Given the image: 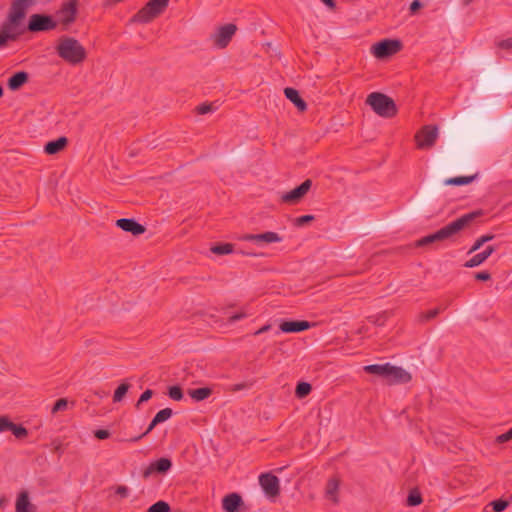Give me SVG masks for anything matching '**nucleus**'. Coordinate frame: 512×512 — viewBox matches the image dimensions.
I'll list each match as a JSON object with an SVG mask.
<instances>
[{"instance_id": "1", "label": "nucleus", "mask_w": 512, "mask_h": 512, "mask_svg": "<svg viewBox=\"0 0 512 512\" xmlns=\"http://www.w3.org/2000/svg\"><path fill=\"white\" fill-rule=\"evenodd\" d=\"M38 0H13L6 19L0 26V48L8 42L18 40L26 30L30 32H45L54 30L57 22L52 16L44 14H32L27 27L24 19L27 12L37 4Z\"/></svg>"}, {"instance_id": "2", "label": "nucleus", "mask_w": 512, "mask_h": 512, "mask_svg": "<svg viewBox=\"0 0 512 512\" xmlns=\"http://www.w3.org/2000/svg\"><path fill=\"white\" fill-rule=\"evenodd\" d=\"M55 49L58 56L70 65L82 63L87 56L84 46L73 37L59 38Z\"/></svg>"}, {"instance_id": "3", "label": "nucleus", "mask_w": 512, "mask_h": 512, "mask_svg": "<svg viewBox=\"0 0 512 512\" xmlns=\"http://www.w3.org/2000/svg\"><path fill=\"white\" fill-rule=\"evenodd\" d=\"M476 216L477 213L465 214L462 217L456 219L455 221L447 224L437 232L421 238L420 240H418L417 245L425 246L436 241L448 239L453 235L457 234L464 227H466Z\"/></svg>"}, {"instance_id": "4", "label": "nucleus", "mask_w": 512, "mask_h": 512, "mask_svg": "<svg viewBox=\"0 0 512 512\" xmlns=\"http://www.w3.org/2000/svg\"><path fill=\"white\" fill-rule=\"evenodd\" d=\"M366 103L377 115L384 118H391L397 113V107L393 99L379 92L369 94Z\"/></svg>"}, {"instance_id": "5", "label": "nucleus", "mask_w": 512, "mask_h": 512, "mask_svg": "<svg viewBox=\"0 0 512 512\" xmlns=\"http://www.w3.org/2000/svg\"><path fill=\"white\" fill-rule=\"evenodd\" d=\"M439 135L438 128L432 125L422 127L415 134L416 146L418 149H429L434 146Z\"/></svg>"}, {"instance_id": "6", "label": "nucleus", "mask_w": 512, "mask_h": 512, "mask_svg": "<svg viewBox=\"0 0 512 512\" xmlns=\"http://www.w3.org/2000/svg\"><path fill=\"white\" fill-rule=\"evenodd\" d=\"M236 30V25L231 23L219 27L211 36L213 45L219 49L227 47L232 37L235 35Z\"/></svg>"}, {"instance_id": "7", "label": "nucleus", "mask_w": 512, "mask_h": 512, "mask_svg": "<svg viewBox=\"0 0 512 512\" xmlns=\"http://www.w3.org/2000/svg\"><path fill=\"white\" fill-rule=\"evenodd\" d=\"M400 49V42L397 40H383L372 46V53L376 58L382 59L391 56Z\"/></svg>"}, {"instance_id": "8", "label": "nucleus", "mask_w": 512, "mask_h": 512, "mask_svg": "<svg viewBox=\"0 0 512 512\" xmlns=\"http://www.w3.org/2000/svg\"><path fill=\"white\" fill-rule=\"evenodd\" d=\"M242 241L253 242L259 246L264 244L279 243L282 237L273 231H267L260 234H244L240 238Z\"/></svg>"}, {"instance_id": "9", "label": "nucleus", "mask_w": 512, "mask_h": 512, "mask_svg": "<svg viewBox=\"0 0 512 512\" xmlns=\"http://www.w3.org/2000/svg\"><path fill=\"white\" fill-rule=\"evenodd\" d=\"M312 181L310 179L305 180L301 185L292 189L289 192L282 194L281 200L287 204L298 203L310 190Z\"/></svg>"}, {"instance_id": "10", "label": "nucleus", "mask_w": 512, "mask_h": 512, "mask_svg": "<svg viewBox=\"0 0 512 512\" xmlns=\"http://www.w3.org/2000/svg\"><path fill=\"white\" fill-rule=\"evenodd\" d=\"M259 483L265 494L269 497H275L280 492L279 479L271 473L261 474L259 476Z\"/></svg>"}, {"instance_id": "11", "label": "nucleus", "mask_w": 512, "mask_h": 512, "mask_svg": "<svg viewBox=\"0 0 512 512\" xmlns=\"http://www.w3.org/2000/svg\"><path fill=\"white\" fill-rule=\"evenodd\" d=\"M76 12V0H70L62 5V7L57 11L56 16L59 22L67 25L75 20Z\"/></svg>"}, {"instance_id": "12", "label": "nucleus", "mask_w": 512, "mask_h": 512, "mask_svg": "<svg viewBox=\"0 0 512 512\" xmlns=\"http://www.w3.org/2000/svg\"><path fill=\"white\" fill-rule=\"evenodd\" d=\"M386 379L389 384H404L408 383L412 377L409 372L401 367L391 365L389 363Z\"/></svg>"}, {"instance_id": "13", "label": "nucleus", "mask_w": 512, "mask_h": 512, "mask_svg": "<svg viewBox=\"0 0 512 512\" xmlns=\"http://www.w3.org/2000/svg\"><path fill=\"white\" fill-rule=\"evenodd\" d=\"M172 467L170 459L162 457L149 464V466L143 471V477L148 478L151 474L157 472L164 474L168 472Z\"/></svg>"}, {"instance_id": "14", "label": "nucleus", "mask_w": 512, "mask_h": 512, "mask_svg": "<svg viewBox=\"0 0 512 512\" xmlns=\"http://www.w3.org/2000/svg\"><path fill=\"white\" fill-rule=\"evenodd\" d=\"M312 324L308 321H282L279 325V331L283 333H297L309 329Z\"/></svg>"}, {"instance_id": "15", "label": "nucleus", "mask_w": 512, "mask_h": 512, "mask_svg": "<svg viewBox=\"0 0 512 512\" xmlns=\"http://www.w3.org/2000/svg\"><path fill=\"white\" fill-rule=\"evenodd\" d=\"M116 226L120 229L130 232L133 235H140L145 232V227L134 219L122 218L116 221Z\"/></svg>"}, {"instance_id": "16", "label": "nucleus", "mask_w": 512, "mask_h": 512, "mask_svg": "<svg viewBox=\"0 0 512 512\" xmlns=\"http://www.w3.org/2000/svg\"><path fill=\"white\" fill-rule=\"evenodd\" d=\"M242 505L243 500L237 493H230L222 499V509L225 512H239Z\"/></svg>"}, {"instance_id": "17", "label": "nucleus", "mask_w": 512, "mask_h": 512, "mask_svg": "<svg viewBox=\"0 0 512 512\" xmlns=\"http://www.w3.org/2000/svg\"><path fill=\"white\" fill-rule=\"evenodd\" d=\"M160 13L148 2L142 9H140L133 17L134 22L148 23L154 18L159 16Z\"/></svg>"}, {"instance_id": "18", "label": "nucleus", "mask_w": 512, "mask_h": 512, "mask_svg": "<svg viewBox=\"0 0 512 512\" xmlns=\"http://www.w3.org/2000/svg\"><path fill=\"white\" fill-rule=\"evenodd\" d=\"M160 13L148 2L142 9H140L133 17L134 22L148 23L154 18L159 16Z\"/></svg>"}, {"instance_id": "19", "label": "nucleus", "mask_w": 512, "mask_h": 512, "mask_svg": "<svg viewBox=\"0 0 512 512\" xmlns=\"http://www.w3.org/2000/svg\"><path fill=\"white\" fill-rule=\"evenodd\" d=\"M16 512H36V506L31 503L27 491H21L16 498L15 502Z\"/></svg>"}, {"instance_id": "20", "label": "nucleus", "mask_w": 512, "mask_h": 512, "mask_svg": "<svg viewBox=\"0 0 512 512\" xmlns=\"http://www.w3.org/2000/svg\"><path fill=\"white\" fill-rule=\"evenodd\" d=\"M284 94L300 112H304L307 109L306 102L300 97L299 92L294 88H285Z\"/></svg>"}, {"instance_id": "21", "label": "nucleus", "mask_w": 512, "mask_h": 512, "mask_svg": "<svg viewBox=\"0 0 512 512\" xmlns=\"http://www.w3.org/2000/svg\"><path fill=\"white\" fill-rule=\"evenodd\" d=\"M494 251V246H487L484 251L475 254L471 259H469L465 263V267L472 268L481 265Z\"/></svg>"}, {"instance_id": "22", "label": "nucleus", "mask_w": 512, "mask_h": 512, "mask_svg": "<svg viewBox=\"0 0 512 512\" xmlns=\"http://www.w3.org/2000/svg\"><path fill=\"white\" fill-rule=\"evenodd\" d=\"M68 144V139L64 136L59 137L56 140L46 143L44 151L48 155H54L62 151Z\"/></svg>"}, {"instance_id": "23", "label": "nucleus", "mask_w": 512, "mask_h": 512, "mask_svg": "<svg viewBox=\"0 0 512 512\" xmlns=\"http://www.w3.org/2000/svg\"><path fill=\"white\" fill-rule=\"evenodd\" d=\"M340 486V480L337 477H333L328 480L325 488V496L327 499L334 503L338 502V491Z\"/></svg>"}, {"instance_id": "24", "label": "nucleus", "mask_w": 512, "mask_h": 512, "mask_svg": "<svg viewBox=\"0 0 512 512\" xmlns=\"http://www.w3.org/2000/svg\"><path fill=\"white\" fill-rule=\"evenodd\" d=\"M28 81V74L26 72H17L8 80V87L11 90H17Z\"/></svg>"}, {"instance_id": "25", "label": "nucleus", "mask_w": 512, "mask_h": 512, "mask_svg": "<svg viewBox=\"0 0 512 512\" xmlns=\"http://www.w3.org/2000/svg\"><path fill=\"white\" fill-rule=\"evenodd\" d=\"M389 363L371 364L363 367V370L369 374L377 375L386 379Z\"/></svg>"}, {"instance_id": "26", "label": "nucleus", "mask_w": 512, "mask_h": 512, "mask_svg": "<svg viewBox=\"0 0 512 512\" xmlns=\"http://www.w3.org/2000/svg\"><path fill=\"white\" fill-rule=\"evenodd\" d=\"M212 394V389L209 387H202L197 389H190L188 391V395L194 400V401H203L210 397Z\"/></svg>"}, {"instance_id": "27", "label": "nucleus", "mask_w": 512, "mask_h": 512, "mask_svg": "<svg viewBox=\"0 0 512 512\" xmlns=\"http://www.w3.org/2000/svg\"><path fill=\"white\" fill-rule=\"evenodd\" d=\"M474 179V176H460V177H453V178H449L447 180H445V184L446 185H456V186H461V185H467L469 183H471Z\"/></svg>"}, {"instance_id": "28", "label": "nucleus", "mask_w": 512, "mask_h": 512, "mask_svg": "<svg viewBox=\"0 0 512 512\" xmlns=\"http://www.w3.org/2000/svg\"><path fill=\"white\" fill-rule=\"evenodd\" d=\"M211 252L217 255H227L233 252V245L230 243L214 245L211 247Z\"/></svg>"}, {"instance_id": "29", "label": "nucleus", "mask_w": 512, "mask_h": 512, "mask_svg": "<svg viewBox=\"0 0 512 512\" xmlns=\"http://www.w3.org/2000/svg\"><path fill=\"white\" fill-rule=\"evenodd\" d=\"M130 388L128 383H121L114 392L113 401L120 402L126 395Z\"/></svg>"}, {"instance_id": "30", "label": "nucleus", "mask_w": 512, "mask_h": 512, "mask_svg": "<svg viewBox=\"0 0 512 512\" xmlns=\"http://www.w3.org/2000/svg\"><path fill=\"white\" fill-rule=\"evenodd\" d=\"M311 385L307 382H301L297 385L295 394L298 398H304L311 392Z\"/></svg>"}, {"instance_id": "31", "label": "nucleus", "mask_w": 512, "mask_h": 512, "mask_svg": "<svg viewBox=\"0 0 512 512\" xmlns=\"http://www.w3.org/2000/svg\"><path fill=\"white\" fill-rule=\"evenodd\" d=\"M172 414H173L172 409L164 408V409L160 410L159 412H157V414L154 416L153 419H155V422L160 424V423H163V422L167 421L168 419H170Z\"/></svg>"}, {"instance_id": "32", "label": "nucleus", "mask_w": 512, "mask_h": 512, "mask_svg": "<svg viewBox=\"0 0 512 512\" xmlns=\"http://www.w3.org/2000/svg\"><path fill=\"white\" fill-rule=\"evenodd\" d=\"M170 506L165 501H158L148 508V512H169Z\"/></svg>"}, {"instance_id": "33", "label": "nucleus", "mask_w": 512, "mask_h": 512, "mask_svg": "<svg viewBox=\"0 0 512 512\" xmlns=\"http://www.w3.org/2000/svg\"><path fill=\"white\" fill-rule=\"evenodd\" d=\"M494 238V235H483L480 238H478L471 249L469 250V253L475 252L479 250L486 242L492 240Z\"/></svg>"}, {"instance_id": "34", "label": "nucleus", "mask_w": 512, "mask_h": 512, "mask_svg": "<svg viewBox=\"0 0 512 512\" xmlns=\"http://www.w3.org/2000/svg\"><path fill=\"white\" fill-rule=\"evenodd\" d=\"M421 502H422V497L418 491L414 490L409 493L408 498H407V504L409 506H417V505L421 504Z\"/></svg>"}, {"instance_id": "35", "label": "nucleus", "mask_w": 512, "mask_h": 512, "mask_svg": "<svg viewBox=\"0 0 512 512\" xmlns=\"http://www.w3.org/2000/svg\"><path fill=\"white\" fill-rule=\"evenodd\" d=\"M439 313H440V309L439 308H435V309L429 310L427 312H422L418 316V319H419L420 322L429 321V320L435 318Z\"/></svg>"}, {"instance_id": "36", "label": "nucleus", "mask_w": 512, "mask_h": 512, "mask_svg": "<svg viewBox=\"0 0 512 512\" xmlns=\"http://www.w3.org/2000/svg\"><path fill=\"white\" fill-rule=\"evenodd\" d=\"M168 395L175 401H181L183 399V393L179 386H172L168 390Z\"/></svg>"}, {"instance_id": "37", "label": "nucleus", "mask_w": 512, "mask_h": 512, "mask_svg": "<svg viewBox=\"0 0 512 512\" xmlns=\"http://www.w3.org/2000/svg\"><path fill=\"white\" fill-rule=\"evenodd\" d=\"M11 432L18 439H22L28 435V431L25 427L16 424L13 425Z\"/></svg>"}, {"instance_id": "38", "label": "nucleus", "mask_w": 512, "mask_h": 512, "mask_svg": "<svg viewBox=\"0 0 512 512\" xmlns=\"http://www.w3.org/2000/svg\"><path fill=\"white\" fill-rule=\"evenodd\" d=\"M169 0H150V6H153L161 14L168 6Z\"/></svg>"}, {"instance_id": "39", "label": "nucleus", "mask_w": 512, "mask_h": 512, "mask_svg": "<svg viewBox=\"0 0 512 512\" xmlns=\"http://www.w3.org/2000/svg\"><path fill=\"white\" fill-rule=\"evenodd\" d=\"M491 505L493 507L494 512H502L507 508L508 501L499 499V500L492 501Z\"/></svg>"}, {"instance_id": "40", "label": "nucleus", "mask_w": 512, "mask_h": 512, "mask_svg": "<svg viewBox=\"0 0 512 512\" xmlns=\"http://www.w3.org/2000/svg\"><path fill=\"white\" fill-rule=\"evenodd\" d=\"M67 405L68 401L65 398L58 399L52 408V413H57L59 411L65 410L67 408Z\"/></svg>"}, {"instance_id": "41", "label": "nucleus", "mask_w": 512, "mask_h": 512, "mask_svg": "<svg viewBox=\"0 0 512 512\" xmlns=\"http://www.w3.org/2000/svg\"><path fill=\"white\" fill-rule=\"evenodd\" d=\"M14 423L11 422L7 417H0V432H5L12 429Z\"/></svg>"}, {"instance_id": "42", "label": "nucleus", "mask_w": 512, "mask_h": 512, "mask_svg": "<svg viewBox=\"0 0 512 512\" xmlns=\"http://www.w3.org/2000/svg\"><path fill=\"white\" fill-rule=\"evenodd\" d=\"M152 395H153L152 390H150V389L145 390L141 394L140 398L138 399V401L136 403V408H139L142 403L148 401L152 397Z\"/></svg>"}, {"instance_id": "43", "label": "nucleus", "mask_w": 512, "mask_h": 512, "mask_svg": "<svg viewBox=\"0 0 512 512\" xmlns=\"http://www.w3.org/2000/svg\"><path fill=\"white\" fill-rule=\"evenodd\" d=\"M158 425L157 422H155V419H152L151 423L149 424V426L147 427L146 431L142 434V435H139V436H136L134 438L131 439L132 442H137L139 441L141 438H143L144 436H146L147 434H149L154 428L155 426Z\"/></svg>"}, {"instance_id": "44", "label": "nucleus", "mask_w": 512, "mask_h": 512, "mask_svg": "<svg viewBox=\"0 0 512 512\" xmlns=\"http://www.w3.org/2000/svg\"><path fill=\"white\" fill-rule=\"evenodd\" d=\"M511 439H512V428L509 431H507L506 433H503V434L497 436L496 442L501 444V443L508 442Z\"/></svg>"}, {"instance_id": "45", "label": "nucleus", "mask_w": 512, "mask_h": 512, "mask_svg": "<svg viewBox=\"0 0 512 512\" xmlns=\"http://www.w3.org/2000/svg\"><path fill=\"white\" fill-rule=\"evenodd\" d=\"M198 114H201V115H204V114H207V113H210L213 111V107L211 104H201L199 105L197 108H196Z\"/></svg>"}, {"instance_id": "46", "label": "nucleus", "mask_w": 512, "mask_h": 512, "mask_svg": "<svg viewBox=\"0 0 512 512\" xmlns=\"http://www.w3.org/2000/svg\"><path fill=\"white\" fill-rule=\"evenodd\" d=\"M249 315L250 314L248 312H245V311L238 312V313L232 315L229 318V322L234 323L236 321H239V320H242V319L246 318Z\"/></svg>"}, {"instance_id": "47", "label": "nucleus", "mask_w": 512, "mask_h": 512, "mask_svg": "<svg viewBox=\"0 0 512 512\" xmlns=\"http://www.w3.org/2000/svg\"><path fill=\"white\" fill-rule=\"evenodd\" d=\"M115 493L121 498H126L129 495V489L124 485H119L116 487Z\"/></svg>"}, {"instance_id": "48", "label": "nucleus", "mask_w": 512, "mask_h": 512, "mask_svg": "<svg viewBox=\"0 0 512 512\" xmlns=\"http://www.w3.org/2000/svg\"><path fill=\"white\" fill-rule=\"evenodd\" d=\"M498 47L504 50H512V38L499 41Z\"/></svg>"}, {"instance_id": "49", "label": "nucleus", "mask_w": 512, "mask_h": 512, "mask_svg": "<svg viewBox=\"0 0 512 512\" xmlns=\"http://www.w3.org/2000/svg\"><path fill=\"white\" fill-rule=\"evenodd\" d=\"M421 7H422L421 1L413 0L409 7L411 14H415Z\"/></svg>"}, {"instance_id": "50", "label": "nucleus", "mask_w": 512, "mask_h": 512, "mask_svg": "<svg viewBox=\"0 0 512 512\" xmlns=\"http://www.w3.org/2000/svg\"><path fill=\"white\" fill-rule=\"evenodd\" d=\"M109 436H110V433L108 430L100 429L95 432V437L98 439H101V440L107 439Z\"/></svg>"}, {"instance_id": "51", "label": "nucleus", "mask_w": 512, "mask_h": 512, "mask_svg": "<svg viewBox=\"0 0 512 512\" xmlns=\"http://www.w3.org/2000/svg\"><path fill=\"white\" fill-rule=\"evenodd\" d=\"M313 219H314V216H312V215H303V216L297 218V224L303 225L307 222L312 221Z\"/></svg>"}, {"instance_id": "52", "label": "nucleus", "mask_w": 512, "mask_h": 512, "mask_svg": "<svg viewBox=\"0 0 512 512\" xmlns=\"http://www.w3.org/2000/svg\"><path fill=\"white\" fill-rule=\"evenodd\" d=\"M475 278L480 281H487L491 278V276L488 272L483 271V272L476 273Z\"/></svg>"}, {"instance_id": "53", "label": "nucleus", "mask_w": 512, "mask_h": 512, "mask_svg": "<svg viewBox=\"0 0 512 512\" xmlns=\"http://www.w3.org/2000/svg\"><path fill=\"white\" fill-rule=\"evenodd\" d=\"M270 329H271V325L270 324H266V325L262 326L260 329H258L257 331H255L254 335H260V334L266 333Z\"/></svg>"}, {"instance_id": "54", "label": "nucleus", "mask_w": 512, "mask_h": 512, "mask_svg": "<svg viewBox=\"0 0 512 512\" xmlns=\"http://www.w3.org/2000/svg\"><path fill=\"white\" fill-rule=\"evenodd\" d=\"M244 387H245V385H244V384L236 385V386H235V388H234V390H239V389H242V388H244Z\"/></svg>"}, {"instance_id": "55", "label": "nucleus", "mask_w": 512, "mask_h": 512, "mask_svg": "<svg viewBox=\"0 0 512 512\" xmlns=\"http://www.w3.org/2000/svg\"><path fill=\"white\" fill-rule=\"evenodd\" d=\"M472 1H473V0H463V3H464L465 5H469Z\"/></svg>"}, {"instance_id": "56", "label": "nucleus", "mask_w": 512, "mask_h": 512, "mask_svg": "<svg viewBox=\"0 0 512 512\" xmlns=\"http://www.w3.org/2000/svg\"><path fill=\"white\" fill-rule=\"evenodd\" d=\"M2 94H3V89H2V87L0 86V97L2 96Z\"/></svg>"}]
</instances>
